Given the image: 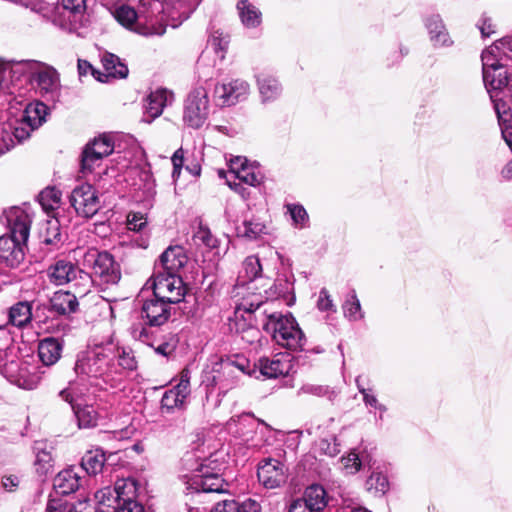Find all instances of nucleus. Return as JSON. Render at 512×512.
Instances as JSON below:
<instances>
[{"label": "nucleus", "instance_id": "obj_37", "mask_svg": "<svg viewBox=\"0 0 512 512\" xmlns=\"http://www.w3.org/2000/svg\"><path fill=\"white\" fill-rule=\"evenodd\" d=\"M116 504L138 498L139 485L136 479H118L114 485Z\"/></svg>", "mask_w": 512, "mask_h": 512}, {"label": "nucleus", "instance_id": "obj_5", "mask_svg": "<svg viewBox=\"0 0 512 512\" xmlns=\"http://www.w3.org/2000/svg\"><path fill=\"white\" fill-rule=\"evenodd\" d=\"M47 114L48 107L44 103L34 102L25 107L19 119L0 123V156L27 140L46 121Z\"/></svg>", "mask_w": 512, "mask_h": 512}, {"label": "nucleus", "instance_id": "obj_64", "mask_svg": "<svg viewBox=\"0 0 512 512\" xmlns=\"http://www.w3.org/2000/svg\"><path fill=\"white\" fill-rule=\"evenodd\" d=\"M61 237L62 235L59 231L58 222H49V228L43 242L49 245H57L61 242Z\"/></svg>", "mask_w": 512, "mask_h": 512}, {"label": "nucleus", "instance_id": "obj_55", "mask_svg": "<svg viewBox=\"0 0 512 512\" xmlns=\"http://www.w3.org/2000/svg\"><path fill=\"white\" fill-rule=\"evenodd\" d=\"M193 241L197 245H204L208 248L215 247L216 239L212 236L207 227L200 225L193 235Z\"/></svg>", "mask_w": 512, "mask_h": 512}, {"label": "nucleus", "instance_id": "obj_8", "mask_svg": "<svg viewBox=\"0 0 512 512\" xmlns=\"http://www.w3.org/2000/svg\"><path fill=\"white\" fill-rule=\"evenodd\" d=\"M209 115L207 89L201 84L195 86L187 95L183 107V122L192 129L201 128Z\"/></svg>", "mask_w": 512, "mask_h": 512}, {"label": "nucleus", "instance_id": "obj_57", "mask_svg": "<svg viewBox=\"0 0 512 512\" xmlns=\"http://www.w3.org/2000/svg\"><path fill=\"white\" fill-rule=\"evenodd\" d=\"M341 463L347 474H355L361 468V460L359 459V455L355 452H351L347 456L342 457Z\"/></svg>", "mask_w": 512, "mask_h": 512}, {"label": "nucleus", "instance_id": "obj_28", "mask_svg": "<svg viewBox=\"0 0 512 512\" xmlns=\"http://www.w3.org/2000/svg\"><path fill=\"white\" fill-rule=\"evenodd\" d=\"M76 291H57L50 299V310L58 315H69L77 311L79 303Z\"/></svg>", "mask_w": 512, "mask_h": 512}, {"label": "nucleus", "instance_id": "obj_6", "mask_svg": "<svg viewBox=\"0 0 512 512\" xmlns=\"http://www.w3.org/2000/svg\"><path fill=\"white\" fill-rule=\"evenodd\" d=\"M12 78L26 77L31 83H36L42 95H49L52 100L58 96L59 77L52 67L36 60L16 61L11 67Z\"/></svg>", "mask_w": 512, "mask_h": 512}, {"label": "nucleus", "instance_id": "obj_32", "mask_svg": "<svg viewBox=\"0 0 512 512\" xmlns=\"http://www.w3.org/2000/svg\"><path fill=\"white\" fill-rule=\"evenodd\" d=\"M10 325L22 328L30 323L32 319V306L30 302L19 301L12 305L7 311Z\"/></svg>", "mask_w": 512, "mask_h": 512}, {"label": "nucleus", "instance_id": "obj_63", "mask_svg": "<svg viewBox=\"0 0 512 512\" xmlns=\"http://www.w3.org/2000/svg\"><path fill=\"white\" fill-rule=\"evenodd\" d=\"M147 225V221L141 213H132L128 215L127 227L131 231H142Z\"/></svg>", "mask_w": 512, "mask_h": 512}, {"label": "nucleus", "instance_id": "obj_61", "mask_svg": "<svg viewBox=\"0 0 512 512\" xmlns=\"http://www.w3.org/2000/svg\"><path fill=\"white\" fill-rule=\"evenodd\" d=\"M90 72L92 76L99 82L106 83V79L102 78V72L95 69L87 60H78L79 76H85Z\"/></svg>", "mask_w": 512, "mask_h": 512}, {"label": "nucleus", "instance_id": "obj_23", "mask_svg": "<svg viewBox=\"0 0 512 512\" xmlns=\"http://www.w3.org/2000/svg\"><path fill=\"white\" fill-rule=\"evenodd\" d=\"M254 367L259 369L263 377L272 379L287 375L291 365L289 360H285L283 357L276 355L273 358L261 357L258 362L254 364Z\"/></svg>", "mask_w": 512, "mask_h": 512}, {"label": "nucleus", "instance_id": "obj_10", "mask_svg": "<svg viewBox=\"0 0 512 512\" xmlns=\"http://www.w3.org/2000/svg\"><path fill=\"white\" fill-rule=\"evenodd\" d=\"M153 293L156 297L177 304L185 296V287L183 280L178 274L164 273L157 267V272L153 275Z\"/></svg>", "mask_w": 512, "mask_h": 512}, {"label": "nucleus", "instance_id": "obj_42", "mask_svg": "<svg viewBox=\"0 0 512 512\" xmlns=\"http://www.w3.org/2000/svg\"><path fill=\"white\" fill-rule=\"evenodd\" d=\"M342 309L344 317L351 322L360 321L364 318V312L355 290H351L347 294Z\"/></svg>", "mask_w": 512, "mask_h": 512}, {"label": "nucleus", "instance_id": "obj_35", "mask_svg": "<svg viewBox=\"0 0 512 512\" xmlns=\"http://www.w3.org/2000/svg\"><path fill=\"white\" fill-rule=\"evenodd\" d=\"M237 10L243 25L248 29H255L261 23V12L248 0H240L237 3Z\"/></svg>", "mask_w": 512, "mask_h": 512}, {"label": "nucleus", "instance_id": "obj_41", "mask_svg": "<svg viewBox=\"0 0 512 512\" xmlns=\"http://www.w3.org/2000/svg\"><path fill=\"white\" fill-rule=\"evenodd\" d=\"M264 234H267V227L257 218L246 219L237 227V235L249 240H256Z\"/></svg>", "mask_w": 512, "mask_h": 512}, {"label": "nucleus", "instance_id": "obj_19", "mask_svg": "<svg viewBox=\"0 0 512 512\" xmlns=\"http://www.w3.org/2000/svg\"><path fill=\"white\" fill-rule=\"evenodd\" d=\"M173 101V93L165 88H159L152 91L144 102V115L142 121L151 123L158 118L164 108Z\"/></svg>", "mask_w": 512, "mask_h": 512}, {"label": "nucleus", "instance_id": "obj_59", "mask_svg": "<svg viewBox=\"0 0 512 512\" xmlns=\"http://www.w3.org/2000/svg\"><path fill=\"white\" fill-rule=\"evenodd\" d=\"M363 403L366 407L374 408L379 411V416L375 418L376 422L383 420V414L387 411V407L384 404L379 403L377 396L372 390L368 393H364Z\"/></svg>", "mask_w": 512, "mask_h": 512}, {"label": "nucleus", "instance_id": "obj_46", "mask_svg": "<svg viewBox=\"0 0 512 512\" xmlns=\"http://www.w3.org/2000/svg\"><path fill=\"white\" fill-rule=\"evenodd\" d=\"M499 44H492L486 48L481 54L482 72L491 70L494 67L504 65L505 59L498 53Z\"/></svg>", "mask_w": 512, "mask_h": 512}, {"label": "nucleus", "instance_id": "obj_45", "mask_svg": "<svg viewBox=\"0 0 512 512\" xmlns=\"http://www.w3.org/2000/svg\"><path fill=\"white\" fill-rule=\"evenodd\" d=\"M231 176L233 179L251 187H257L263 181V176L259 171L244 165L237 171H231Z\"/></svg>", "mask_w": 512, "mask_h": 512}, {"label": "nucleus", "instance_id": "obj_56", "mask_svg": "<svg viewBox=\"0 0 512 512\" xmlns=\"http://www.w3.org/2000/svg\"><path fill=\"white\" fill-rule=\"evenodd\" d=\"M318 450L321 455H326L329 457H335L340 453V448L336 437L320 440L318 443Z\"/></svg>", "mask_w": 512, "mask_h": 512}, {"label": "nucleus", "instance_id": "obj_33", "mask_svg": "<svg viewBox=\"0 0 512 512\" xmlns=\"http://www.w3.org/2000/svg\"><path fill=\"white\" fill-rule=\"evenodd\" d=\"M313 512H320L327 506V493L318 484L308 486L301 497Z\"/></svg>", "mask_w": 512, "mask_h": 512}, {"label": "nucleus", "instance_id": "obj_47", "mask_svg": "<svg viewBox=\"0 0 512 512\" xmlns=\"http://www.w3.org/2000/svg\"><path fill=\"white\" fill-rule=\"evenodd\" d=\"M86 390L78 382L70 381L68 387L59 392V396L73 408V406L81 404L79 401L85 395Z\"/></svg>", "mask_w": 512, "mask_h": 512}, {"label": "nucleus", "instance_id": "obj_16", "mask_svg": "<svg viewBox=\"0 0 512 512\" xmlns=\"http://www.w3.org/2000/svg\"><path fill=\"white\" fill-rule=\"evenodd\" d=\"M165 299L156 297L154 293L143 301L141 307V322L145 327H159L165 324L171 316V305Z\"/></svg>", "mask_w": 512, "mask_h": 512}, {"label": "nucleus", "instance_id": "obj_11", "mask_svg": "<svg viewBox=\"0 0 512 512\" xmlns=\"http://www.w3.org/2000/svg\"><path fill=\"white\" fill-rule=\"evenodd\" d=\"M113 151L114 143L109 135L103 134L89 142L81 156L82 174L92 173L96 167L100 166L103 158L112 154Z\"/></svg>", "mask_w": 512, "mask_h": 512}, {"label": "nucleus", "instance_id": "obj_2", "mask_svg": "<svg viewBox=\"0 0 512 512\" xmlns=\"http://www.w3.org/2000/svg\"><path fill=\"white\" fill-rule=\"evenodd\" d=\"M74 370L78 376H86L91 386L100 390L120 388L124 376L115 363V344L96 345L78 356Z\"/></svg>", "mask_w": 512, "mask_h": 512}, {"label": "nucleus", "instance_id": "obj_34", "mask_svg": "<svg viewBox=\"0 0 512 512\" xmlns=\"http://www.w3.org/2000/svg\"><path fill=\"white\" fill-rule=\"evenodd\" d=\"M11 222V235L17 241L25 244L29 237L31 219L27 213L22 210H16L15 218Z\"/></svg>", "mask_w": 512, "mask_h": 512}, {"label": "nucleus", "instance_id": "obj_21", "mask_svg": "<svg viewBox=\"0 0 512 512\" xmlns=\"http://www.w3.org/2000/svg\"><path fill=\"white\" fill-rule=\"evenodd\" d=\"M256 83L263 104L275 102L282 94V85L272 74L260 72L256 75Z\"/></svg>", "mask_w": 512, "mask_h": 512}, {"label": "nucleus", "instance_id": "obj_9", "mask_svg": "<svg viewBox=\"0 0 512 512\" xmlns=\"http://www.w3.org/2000/svg\"><path fill=\"white\" fill-rule=\"evenodd\" d=\"M0 373L11 383L26 390L35 389L41 377L28 369V364L15 359V351L0 356Z\"/></svg>", "mask_w": 512, "mask_h": 512}, {"label": "nucleus", "instance_id": "obj_27", "mask_svg": "<svg viewBox=\"0 0 512 512\" xmlns=\"http://www.w3.org/2000/svg\"><path fill=\"white\" fill-rule=\"evenodd\" d=\"M80 480V475L73 467L60 471L53 480L55 493L69 495L76 492L80 488Z\"/></svg>", "mask_w": 512, "mask_h": 512}, {"label": "nucleus", "instance_id": "obj_43", "mask_svg": "<svg viewBox=\"0 0 512 512\" xmlns=\"http://www.w3.org/2000/svg\"><path fill=\"white\" fill-rule=\"evenodd\" d=\"M365 486L367 491L373 493L375 496H383L390 489L388 477L379 471L371 473L366 480Z\"/></svg>", "mask_w": 512, "mask_h": 512}, {"label": "nucleus", "instance_id": "obj_36", "mask_svg": "<svg viewBox=\"0 0 512 512\" xmlns=\"http://www.w3.org/2000/svg\"><path fill=\"white\" fill-rule=\"evenodd\" d=\"M115 360H117L116 367L122 371L124 377L126 373L133 372L138 368L135 353L128 346L115 345Z\"/></svg>", "mask_w": 512, "mask_h": 512}, {"label": "nucleus", "instance_id": "obj_24", "mask_svg": "<svg viewBox=\"0 0 512 512\" xmlns=\"http://www.w3.org/2000/svg\"><path fill=\"white\" fill-rule=\"evenodd\" d=\"M483 82L490 97L494 98L503 93L509 82L506 64L494 67L491 70H485V73H483Z\"/></svg>", "mask_w": 512, "mask_h": 512}, {"label": "nucleus", "instance_id": "obj_53", "mask_svg": "<svg viewBox=\"0 0 512 512\" xmlns=\"http://www.w3.org/2000/svg\"><path fill=\"white\" fill-rule=\"evenodd\" d=\"M95 500L100 506L111 508L114 510L116 505V493L114 487H104L95 493Z\"/></svg>", "mask_w": 512, "mask_h": 512}, {"label": "nucleus", "instance_id": "obj_39", "mask_svg": "<svg viewBox=\"0 0 512 512\" xmlns=\"http://www.w3.org/2000/svg\"><path fill=\"white\" fill-rule=\"evenodd\" d=\"M106 461L105 453L101 449L87 451L82 457L81 468L90 475L100 473Z\"/></svg>", "mask_w": 512, "mask_h": 512}, {"label": "nucleus", "instance_id": "obj_4", "mask_svg": "<svg viewBox=\"0 0 512 512\" xmlns=\"http://www.w3.org/2000/svg\"><path fill=\"white\" fill-rule=\"evenodd\" d=\"M183 467L191 472L187 477V490L204 493H225L228 483L222 477V464L211 458L201 459L193 451L182 458Z\"/></svg>", "mask_w": 512, "mask_h": 512}, {"label": "nucleus", "instance_id": "obj_30", "mask_svg": "<svg viewBox=\"0 0 512 512\" xmlns=\"http://www.w3.org/2000/svg\"><path fill=\"white\" fill-rule=\"evenodd\" d=\"M293 290V283L290 282L286 277H278L272 286L269 287L268 290H265V296L261 293L252 294L251 296H247L246 298L255 299L256 296H261L264 301H268L271 303L269 306L270 309H273L274 299L284 298L287 299V296Z\"/></svg>", "mask_w": 512, "mask_h": 512}, {"label": "nucleus", "instance_id": "obj_58", "mask_svg": "<svg viewBox=\"0 0 512 512\" xmlns=\"http://www.w3.org/2000/svg\"><path fill=\"white\" fill-rule=\"evenodd\" d=\"M317 308L322 312H336V305L334 304L328 290L326 288H322L319 291V296L317 299Z\"/></svg>", "mask_w": 512, "mask_h": 512}, {"label": "nucleus", "instance_id": "obj_40", "mask_svg": "<svg viewBox=\"0 0 512 512\" xmlns=\"http://www.w3.org/2000/svg\"><path fill=\"white\" fill-rule=\"evenodd\" d=\"M79 428H93L98 423V412L93 405H76L72 408Z\"/></svg>", "mask_w": 512, "mask_h": 512}, {"label": "nucleus", "instance_id": "obj_49", "mask_svg": "<svg viewBox=\"0 0 512 512\" xmlns=\"http://www.w3.org/2000/svg\"><path fill=\"white\" fill-rule=\"evenodd\" d=\"M114 18L126 29H132L137 20V12L128 5H121L113 12Z\"/></svg>", "mask_w": 512, "mask_h": 512}, {"label": "nucleus", "instance_id": "obj_15", "mask_svg": "<svg viewBox=\"0 0 512 512\" xmlns=\"http://www.w3.org/2000/svg\"><path fill=\"white\" fill-rule=\"evenodd\" d=\"M250 91L248 82L242 79H233L229 82L216 84L214 87V101L218 106L229 107L247 98Z\"/></svg>", "mask_w": 512, "mask_h": 512}, {"label": "nucleus", "instance_id": "obj_51", "mask_svg": "<svg viewBox=\"0 0 512 512\" xmlns=\"http://www.w3.org/2000/svg\"><path fill=\"white\" fill-rule=\"evenodd\" d=\"M244 277L251 283L260 277L262 272V266L257 256H248L242 265Z\"/></svg>", "mask_w": 512, "mask_h": 512}, {"label": "nucleus", "instance_id": "obj_1", "mask_svg": "<svg viewBox=\"0 0 512 512\" xmlns=\"http://www.w3.org/2000/svg\"><path fill=\"white\" fill-rule=\"evenodd\" d=\"M270 305L261 296H256L255 299L242 298L238 311L248 313L249 320L254 314L256 324H261L263 330L271 334L278 345L291 351H302L306 337L296 319L291 313L282 314L270 309Z\"/></svg>", "mask_w": 512, "mask_h": 512}, {"label": "nucleus", "instance_id": "obj_3", "mask_svg": "<svg viewBox=\"0 0 512 512\" xmlns=\"http://www.w3.org/2000/svg\"><path fill=\"white\" fill-rule=\"evenodd\" d=\"M76 254L79 256L78 261L83 268L89 270V272L84 270V273L80 275V296H84L89 291L92 284L105 290L120 281V265L108 251L88 248L86 250H79Z\"/></svg>", "mask_w": 512, "mask_h": 512}, {"label": "nucleus", "instance_id": "obj_60", "mask_svg": "<svg viewBox=\"0 0 512 512\" xmlns=\"http://www.w3.org/2000/svg\"><path fill=\"white\" fill-rule=\"evenodd\" d=\"M15 351L13 337L8 329H0V356Z\"/></svg>", "mask_w": 512, "mask_h": 512}, {"label": "nucleus", "instance_id": "obj_25", "mask_svg": "<svg viewBox=\"0 0 512 512\" xmlns=\"http://www.w3.org/2000/svg\"><path fill=\"white\" fill-rule=\"evenodd\" d=\"M64 341L56 337H45L38 344V356L45 366L54 365L61 357Z\"/></svg>", "mask_w": 512, "mask_h": 512}, {"label": "nucleus", "instance_id": "obj_14", "mask_svg": "<svg viewBox=\"0 0 512 512\" xmlns=\"http://www.w3.org/2000/svg\"><path fill=\"white\" fill-rule=\"evenodd\" d=\"M257 477L266 489L279 488L287 482L288 469L278 459L265 458L258 463Z\"/></svg>", "mask_w": 512, "mask_h": 512}, {"label": "nucleus", "instance_id": "obj_52", "mask_svg": "<svg viewBox=\"0 0 512 512\" xmlns=\"http://www.w3.org/2000/svg\"><path fill=\"white\" fill-rule=\"evenodd\" d=\"M229 42V34H212V36L208 39L207 44L208 48H211L219 57V59L223 60L225 58V53L227 51Z\"/></svg>", "mask_w": 512, "mask_h": 512}, {"label": "nucleus", "instance_id": "obj_50", "mask_svg": "<svg viewBox=\"0 0 512 512\" xmlns=\"http://www.w3.org/2000/svg\"><path fill=\"white\" fill-rule=\"evenodd\" d=\"M297 394H309L317 397H326L329 401H333L337 396L336 392L329 386L310 383L302 385L297 391Z\"/></svg>", "mask_w": 512, "mask_h": 512}, {"label": "nucleus", "instance_id": "obj_26", "mask_svg": "<svg viewBox=\"0 0 512 512\" xmlns=\"http://www.w3.org/2000/svg\"><path fill=\"white\" fill-rule=\"evenodd\" d=\"M186 262L187 256L181 246L168 247L159 258V266L163 269L164 273L178 274Z\"/></svg>", "mask_w": 512, "mask_h": 512}, {"label": "nucleus", "instance_id": "obj_12", "mask_svg": "<svg viewBox=\"0 0 512 512\" xmlns=\"http://www.w3.org/2000/svg\"><path fill=\"white\" fill-rule=\"evenodd\" d=\"M86 9V0H61V2L49 1L44 8V15L51 17L53 23L67 29V23L72 19L81 16Z\"/></svg>", "mask_w": 512, "mask_h": 512}, {"label": "nucleus", "instance_id": "obj_18", "mask_svg": "<svg viewBox=\"0 0 512 512\" xmlns=\"http://www.w3.org/2000/svg\"><path fill=\"white\" fill-rule=\"evenodd\" d=\"M81 273H84L83 269L65 260H58L49 269L50 281L53 284L60 286L70 283L79 295L81 290L79 283Z\"/></svg>", "mask_w": 512, "mask_h": 512}, {"label": "nucleus", "instance_id": "obj_20", "mask_svg": "<svg viewBox=\"0 0 512 512\" xmlns=\"http://www.w3.org/2000/svg\"><path fill=\"white\" fill-rule=\"evenodd\" d=\"M129 332L134 340L147 344L154 349L155 353L163 357H170L176 350V343L172 341H162L156 344L149 328L140 322L133 323Z\"/></svg>", "mask_w": 512, "mask_h": 512}, {"label": "nucleus", "instance_id": "obj_13", "mask_svg": "<svg viewBox=\"0 0 512 512\" xmlns=\"http://www.w3.org/2000/svg\"><path fill=\"white\" fill-rule=\"evenodd\" d=\"M70 203L77 215L84 218L93 217L100 209L97 190L88 183L81 184L72 190Z\"/></svg>", "mask_w": 512, "mask_h": 512}, {"label": "nucleus", "instance_id": "obj_38", "mask_svg": "<svg viewBox=\"0 0 512 512\" xmlns=\"http://www.w3.org/2000/svg\"><path fill=\"white\" fill-rule=\"evenodd\" d=\"M255 421L252 415L243 414L237 418H231L227 423V429L237 437L248 440L247 435L253 432Z\"/></svg>", "mask_w": 512, "mask_h": 512}, {"label": "nucleus", "instance_id": "obj_62", "mask_svg": "<svg viewBox=\"0 0 512 512\" xmlns=\"http://www.w3.org/2000/svg\"><path fill=\"white\" fill-rule=\"evenodd\" d=\"M114 512H144V506L138 498H135L116 504Z\"/></svg>", "mask_w": 512, "mask_h": 512}, {"label": "nucleus", "instance_id": "obj_44", "mask_svg": "<svg viewBox=\"0 0 512 512\" xmlns=\"http://www.w3.org/2000/svg\"><path fill=\"white\" fill-rule=\"evenodd\" d=\"M286 213L289 214L292 226L297 229H304L309 226V215L305 207L300 203H286Z\"/></svg>", "mask_w": 512, "mask_h": 512}, {"label": "nucleus", "instance_id": "obj_54", "mask_svg": "<svg viewBox=\"0 0 512 512\" xmlns=\"http://www.w3.org/2000/svg\"><path fill=\"white\" fill-rule=\"evenodd\" d=\"M46 512H78L75 508H73V503H69L66 500L59 497L50 496ZM81 512V511H79Z\"/></svg>", "mask_w": 512, "mask_h": 512}, {"label": "nucleus", "instance_id": "obj_29", "mask_svg": "<svg viewBox=\"0 0 512 512\" xmlns=\"http://www.w3.org/2000/svg\"><path fill=\"white\" fill-rule=\"evenodd\" d=\"M101 62L105 72H102V78L106 82L110 78L123 79L128 75V67L121 62L120 58L112 53L105 52L101 57Z\"/></svg>", "mask_w": 512, "mask_h": 512}, {"label": "nucleus", "instance_id": "obj_17", "mask_svg": "<svg viewBox=\"0 0 512 512\" xmlns=\"http://www.w3.org/2000/svg\"><path fill=\"white\" fill-rule=\"evenodd\" d=\"M190 393V371L183 369L180 373L178 384L164 392L161 398V410L166 413H171L176 408H184Z\"/></svg>", "mask_w": 512, "mask_h": 512}, {"label": "nucleus", "instance_id": "obj_22", "mask_svg": "<svg viewBox=\"0 0 512 512\" xmlns=\"http://www.w3.org/2000/svg\"><path fill=\"white\" fill-rule=\"evenodd\" d=\"M23 243L10 236L0 237V259L11 268L18 267L24 260Z\"/></svg>", "mask_w": 512, "mask_h": 512}, {"label": "nucleus", "instance_id": "obj_31", "mask_svg": "<svg viewBox=\"0 0 512 512\" xmlns=\"http://www.w3.org/2000/svg\"><path fill=\"white\" fill-rule=\"evenodd\" d=\"M212 512H261V506L256 500L250 498L242 502L226 499L218 502Z\"/></svg>", "mask_w": 512, "mask_h": 512}, {"label": "nucleus", "instance_id": "obj_7", "mask_svg": "<svg viewBox=\"0 0 512 512\" xmlns=\"http://www.w3.org/2000/svg\"><path fill=\"white\" fill-rule=\"evenodd\" d=\"M236 371L242 374H250V362L245 357H236L235 359H220L207 366L202 372L201 385L205 388L206 394L219 386L220 389H226L228 385L224 384L226 376H233Z\"/></svg>", "mask_w": 512, "mask_h": 512}, {"label": "nucleus", "instance_id": "obj_48", "mask_svg": "<svg viewBox=\"0 0 512 512\" xmlns=\"http://www.w3.org/2000/svg\"><path fill=\"white\" fill-rule=\"evenodd\" d=\"M61 192L54 187H47L38 195L39 204L46 211L53 210L60 204Z\"/></svg>", "mask_w": 512, "mask_h": 512}]
</instances>
